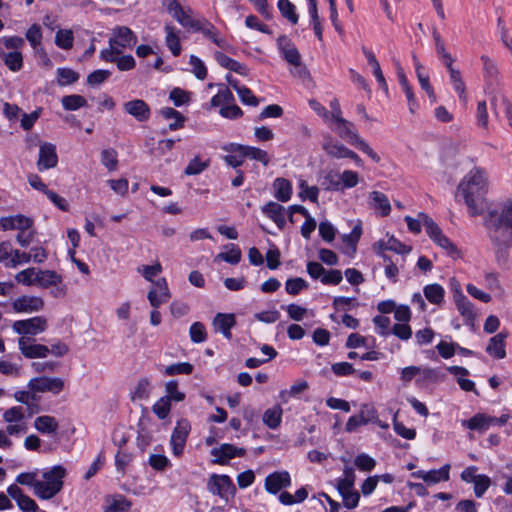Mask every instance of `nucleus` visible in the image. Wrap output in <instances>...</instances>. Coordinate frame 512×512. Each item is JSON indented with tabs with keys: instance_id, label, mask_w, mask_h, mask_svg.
I'll return each mask as SVG.
<instances>
[{
	"instance_id": "nucleus-39",
	"label": "nucleus",
	"mask_w": 512,
	"mask_h": 512,
	"mask_svg": "<svg viewBox=\"0 0 512 512\" xmlns=\"http://www.w3.org/2000/svg\"><path fill=\"white\" fill-rule=\"evenodd\" d=\"M79 79V73L70 68L57 69V82L60 86H67Z\"/></svg>"
},
{
	"instance_id": "nucleus-57",
	"label": "nucleus",
	"mask_w": 512,
	"mask_h": 512,
	"mask_svg": "<svg viewBox=\"0 0 512 512\" xmlns=\"http://www.w3.org/2000/svg\"><path fill=\"white\" fill-rule=\"evenodd\" d=\"M25 36L34 49L41 45L42 32L38 24L31 25L26 31Z\"/></svg>"
},
{
	"instance_id": "nucleus-20",
	"label": "nucleus",
	"mask_w": 512,
	"mask_h": 512,
	"mask_svg": "<svg viewBox=\"0 0 512 512\" xmlns=\"http://www.w3.org/2000/svg\"><path fill=\"white\" fill-rule=\"evenodd\" d=\"M496 423V417L477 413L468 420L462 421V426L470 430L485 432L491 425Z\"/></svg>"
},
{
	"instance_id": "nucleus-16",
	"label": "nucleus",
	"mask_w": 512,
	"mask_h": 512,
	"mask_svg": "<svg viewBox=\"0 0 512 512\" xmlns=\"http://www.w3.org/2000/svg\"><path fill=\"white\" fill-rule=\"evenodd\" d=\"M212 325L216 332H220L227 340H231V329L236 325V317L232 313H217Z\"/></svg>"
},
{
	"instance_id": "nucleus-29",
	"label": "nucleus",
	"mask_w": 512,
	"mask_h": 512,
	"mask_svg": "<svg viewBox=\"0 0 512 512\" xmlns=\"http://www.w3.org/2000/svg\"><path fill=\"white\" fill-rule=\"evenodd\" d=\"M423 293L425 298L432 304L441 305L444 301V288L437 283L428 284L424 287Z\"/></svg>"
},
{
	"instance_id": "nucleus-30",
	"label": "nucleus",
	"mask_w": 512,
	"mask_h": 512,
	"mask_svg": "<svg viewBox=\"0 0 512 512\" xmlns=\"http://www.w3.org/2000/svg\"><path fill=\"white\" fill-rule=\"evenodd\" d=\"M363 53L365 54L366 58H367V61L369 63V65L372 66L373 68V74L377 80V82L379 83L380 87L385 91L387 92L388 91V86H387V83H386V80H385V77L382 73V70H381V67H380V64L378 62V60L376 59L375 55L373 52L363 48Z\"/></svg>"
},
{
	"instance_id": "nucleus-31",
	"label": "nucleus",
	"mask_w": 512,
	"mask_h": 512,
	"mask_svg": "<svg viewBox=\"0 0 512 512\" xmlns=\"http://www.w3.org/2000/svg\"><path fill=\"white\" fill-rule=\"evenodd\" d=\"M370 197L372 199V207L374 209H379L382 216H387L390 214L391 205L388 197L379 191H373L370 193Z\"/></svg>"
},
{
	"instance_id": "nucleus-49",
	"label": "nucleus",
	"mask_w": 512,
	"mask_h": 512,
	"mask_svg": "<svg viewBox=\"0 0 512 512\" xmlns=\"http://www.w3.org/2000/svg\"><path fill=\"white\" fill-rule=\"evenodd\" d=\"M166 395L170 402H181L185 399V394L178 390V382L176 380H170L165 385Z\"/></svg>"
},
{
	"instance_id": "nucleus-35",
	"label": "nucleus",
	"mask_w": 512,
	"mask_h": 512,
	"mask_svg": "<svg viewBox=\"0 0 512 512\" xmlns=\"http://www.w3.org/2000/svg\"><path fill=\"white\" fill-rule=\"evenodd\" d=\"M450 465L445 464L438 470H430L425 473L424 482L426 483H439L441 481L449 480Z\"/></svg>"
},
{
	"instance_id": "nucleus-32",
	"label": "nucleus",
	"mask_w": 512,
	"mask_h": 512,
	"mask_svg": "<svg viewBox=\"0 0 512 512\" xmlns=\"http://www.w3.org/2000/svg\"><path fill=\"white\" fill-rule=\"evenodd\" d=\"M282 419V408L277 405L267 409L263 414V423L270 429H276L280 426Z\"/></svg>"
},
{
	"instance_id": "nucleus-51",
	"label": "nucleus",
	"mask_w": 512,
	"mask_h": 512,
	"mask_svg": "<svg viewBox=\"0 0 512 512\" xmlns=\"http://www.w3.org/2000/svg\"><path fill=\"white\" fill-rule=\"evenodd\" d=\"M152 411L159 419H166L171 411V402L163 396L152 406Z\"/></svg>"
},
{
	"instance_id": "nucleus-8",
	"label": "nucleus",
	"mask_w": 512,
	"mask_h": 512,
	"mask_svg": "<svg viewBox=\"0 0 512 512\" xmlns=\"http://www.w3.org/2000/svg\"><path fill=\"white\" fill-rule=\"evenodd\" d=\"M190 428L191 426L187 419H181L176 423L170 439L174 455L180 456L183 453Z\"/></svg>"
},
{
	"instance_id": "nucleus-14",
	"label": "nucleus",
	"mask_w": 512,
	"mask_h": 512,
	"mask_svg": "<svg viewBox=\"0 0 512 512\" xmlns=\"http://www.w3.org/2000/svg\"><path fill=\"white\" fill-rule=\"evenodd\" d=\"M115 37L110 38V46L115 45L119 49L132 47L137 43V36L135 33L126 26H119L114 29Z\"/></svg>"
},
{
	"instance_id": "nucleus-50",
	"label": "nucleus",
	"mask_w": 512,
	"mask_h": 512,
	"mask_svg": "<svg viewBox=\"0 0 512 512\" xmlns=\"http://www.w3.org/2000/svg\"><path fill=\"white\" fill-rule=\"evenodd\" d=\"M354 464L360 471L369 472L375 468L376 461L368 454L360 453L355 457Z\"/></svg>"
},
{
	"instance_id": "nucleus-9",
	"label": "nucleus",
	"mask_w": 512,
	"mask_h": 512,
	"mask_svg": "<svg viewBox=\"0 0 512 512\" xmlns=\"http://www.w3.org/2000/svg\"><path fill=\"white\" fill-rule=\"evenodd\" d=\"M28 387L34 392H51L59 394L64 387V381L61 378L36 377L29 381Z\"/></svg>"
},
{
	"instance_id": "nucleus-47",
	"label": "nucleus",
	"mask_w": 512,
	"mask_h": 512,
	"mask_svg": "<svg viewBox=\"0 0 512 512\" xmlns=\"http://www.w3.org/2000/svg\"><path fill=\"white\" fill-rule=\"evenodd\" d=\"M210 161H204L202 162L199 158V156H195L190 162L188 163L187 167L184 170L185 175L191 176V175H198L201 172H203L206 168L209 167Z\"/></svg>"
},
{
	"instance_id": "nucleus-28",
	"label": "nucleus",
	"mask_w": 512,
	"mask_h": 512,
	"mask_svg": "<svg viewBox=\"0 0 512 512\" xmlns=\"http://www.w3.org/2000/svg\"><path fill=\"white\" fill-rule=\"evenodd\" d=\"M274 196L278 201L287 202L291 198L292 184L285 178H277L274 181Z\"/></svg>"
},
{
	"instance_id": "nucleus-64",
	"label": "nucleus",
	"mask_w": 512,
	"mask_h": 512,
	"mask_svg": "<svg viewBox=\"0 0 512 512\" xmlns=\"http://www.w3.org/2000/svg\"><path fill=\"white\" fill-rule=\"evenodd\" d=\"M24 411L21 406H14L7 409L3 414V419L7 423H16L24 419Z\"/></svg>"
},
{
	"instance_id": "nucleus-63",
	"label": "nucleus",
	"mask_w": 512,
	"mask_h": 512,
	"mask_svg": "<svg viewBox=\"0 0 512 512\" xmlns=\"http://www.w3.org/2000/svg\"><path fill=\"white\" fill-rule=\"evenodd\" d=\"M238 95L241 102L245 105L256 107L259 105V99L253 94L252 90L246 86L238 89Z\"/></svg>"
},
{
	"instance_id": "nucleus-62",
	"label": "nucleus",
	"mask_w": 512,
	"mask_h": 512,
	"mask_svg": "<svg viewBox=\"0 0 512 512\" xmlns=\"http://www.w3.org/2000/svg\"><path fill=\"white\" fill-rule=\"evenodd\" d=\"M473 484L475 496L481 498L490 487L491 479L487 475L480 474Z\"/></svg>"
},
{
	"instance_id": "nucleus-46",
	"label": "nucleus",
	"mask_w": 512,
	"mask_h": 512,
	"mask_svg": "<svg viewBox=\"0 0 512 512\" xmlns=\"http://www.w3.org/2000/svg\"><path fill=\"white\" fill-rule=\"evenodd\" d=\"M324 190L339 191L341 190L340 176L337 172L329 171L323 178L321 183Z\"/></svg>"
},
{
	"instance_id": "nucleus-26",
	"label": "nucleus",
	"mask_w": 512,
	"mask_h": 512,
	"mask_svg": "<svg viewBox=\"0 0 512 512\" xmlns=\"http://www.w3.org/2000/svg\"><path fill=\"white\" fill-rule=\"evenodd\" d=\"M0 61L12 72H17L23 67V54L21 51L4 52L0 47Z\"/></svg>"
},
{
	"instance_id": "nucleus-19",
	"label": "nucleus",
	"mask_w": 512,
	"mask_h": 512,
	"mask_svg": "<svg viewBox=\"0 0 512 512\" xmlns=\"http://www.w3.org/2000/svg\"><path fill=\"white\" fill-rule=\"evenodd\" d=\"M126 113L133 116L139 122H145L150 118V107L142 99H135L124 104Z\"/></svg>"
},
{
	"instance_id": "nucleus-36",
	"label": "nucleus",
	"mask_w": 512,
	"mask_h": 512,
	"mask_svg": "<svg viewBox=\"0 0 512 512\" xmlns=\"http://www.w3.org/2000/svg\"><path fill=\"white\" fill-rule=\"evenodd\" d=\"M62 106L67 111H75L87 106V100L77 94L64 96L61 100Z\"/></svg>"
},
{
	"instance_id": "nucleus-17",
	"label": "nucleus",
	"mask_w": 512,
	"mask_h": 512,
	"mask_svg": "<svg viewBox=\"0 0 512 512\" xmlns=\"http://www.w3.org/2000/svg\"><path fill=\"white\" fill-rule=\"evenodd\" d=\"M58 163V156L55 145L44 143L39 149L38 169L40 171L54 168Z\"/></svg>"
},
{
	"instance_id": "nucleus-54",
	"label": "nucleus",
	"mask_w": 512,
	"mask_h": 512,
	"mask_svg": "<svg viewBox=\"0 0 512 512\" xmlns=\"http://www.w3.org/2000/svg\"><path fill=\"white\" fill-rule=\"evenodd\" d=\"M299 188L301 189L299 192L301 199L308 198L313 203L318 202L319 188L317 186H308L307 182L302 180L299 184Z\"/></svg>"
},
{
	"instance_id": "nucleus-38",
	"label": "nucleus",
	"mask_w": 512,
	"mask_h": 512,
	"mask_svg": "<svg viewBox=\"0 0 512 512\" xmlns=\"http://www.w3.org/2000/svg\"><path fill=\"white\" fill-rule=\"evenodd\" d=\"M481 61L483 63L484 77L487 82L492 84L494 81L497 80V76H498L497 65L491 58H489L486 55L481 56Z\"/></svg>"
},
{
	"instance_id": "nucleus-55",
	"label": "nucleus",
	"mask_w": 512,
	"mask_h": 512,
	"mask_svg": "<svg viewBox=\"0 0 512 512\" xmlns=\"http://www.w3.org/2000/svg\"><path fill=\"white\" fill-rule=\"evenodd\" d=\"M101 162L110 171L118 165L117 152L114 149H105L101 152Z\"/></svg>"
},
{
	"instance_id": "nucleus-3",
	"label": "nucleus",
	"mask_w": 512,
	"mask_h": 512,
	"mask_svg": "<svg viewBox=\"0 0 512 512\" xmlns=\"http://www.w3.org/2000/svg\"><path fill=\"white\" fill-rule=\"evenodd\" d=\"M67 474L66 469L61 465L53 466L50 470L43 473L44 481H39L37 485V497L42 500H49L56 496L63 488V479Z\"/></svg>"
},
{
	"instance_id": "nucleus-61",
	"label": "nucleus",
	"mask_w": 512,
	"mask_h": 512,
	"mask_svg": "<svg viewBox=\"0 0 512 512\" xmlns=\"http://www.w3.org/2000/svg\"><path fill=\"white\" fill-rule=\"evenodd\" d=\"M131 503L123 496L114 499L104 510V512H128Z\"/></svg>"
},
{
	"instance_id": "nucleus-13",
	"label": "nucleus",
	"mask_w": 512,
	"mask_h": 512,
	"mask_svg": "<svg viewBox=\"0 0 512 512\" xmlns=\"http://www.w3.org/2000/svg\"><path fill=\"white\" fill-rule=\"evenodd\" d=\"M12 307L16 313L37 312L43 309L44 301L38 296L23 295L13 301Z\"/></svg>"
},
{
	"instance_id": "nucleus-24",
	"label": "nucleus",
	"mask_w": 512,
	"mask_h": 512,
	"mask_svg": "<svg viewBox=\"0 0 512 512\" xmlns=\"http://www.w3.org/2000/svg\"><path fill=\"white\" fill-rule=\"evenodd\" d=\"M215 59L220 66L226 69H229L243 76H246L248 74V68L246 65L230 58L229 56L220 51L215 52Z\"/></svg>"
},
{
	"instance_id": "nucleus-23",
	"label": "nucleus",
	"mask_w": 512,
	"mask_h": 512,
	"mask_svg": "<svg viewBox=\"0 0 512 512\" xmlns=\"http://www.w3.org/2000/svg\"><path fill=\"white\" fill-rule=\"evenodd\" d=\"M508 337V332H500L493 336L486 347V352L497 359L506 357L505 340Z\"/></svg>"
},
{
	"instance_id": "nucleus-11",
	"label": "nucleus",
	"mask_w": 512,
	"mask_h": 512,
	"mask_svg": "<svg viewBox=\"0 0 512 512\" xmlns=\"http://www.w3.org/2000/svg\"><path fill=\"white\" fill-rule=\"evenodd\" d=\"M34 339L22 336L18 340V346L21 354L28 358H45L49 354V348L43 344L32 343Z\"/></svg>"
},
{
	"instance_id": "nucleus-7",
	"label": "nucleus",
	"mask_w": 512,
	"mask_h": 512,
	"mask_svg": "<svg viewBox=\"0 0 512 512\" xmlns=\"http://www.w3.org/2000/svg\"><path fill=\"white\" fill-rule=\"evenodd\" d=\"M454 302L460 315L464 318L465 324L468 326H474L476 319V313L472 302L463 294L460 285L454 290L453 295Z\"/></svg>"
},
{
	"instance_id": "nucleus-58",
	"label": "nucleus",
	"mask_w": 512,
	"mask_h": 512,
	"mask_svg": "<svg viewBox=\"0 0 512 512\" xmlns=\"http://www.w3.org/2000/svg\"><path fill=\"white\" fill-rule=\"evenodd\" d=\"M193 371V365L188 362H181L169 365L165 368V374L168 376L176 374H191Z\"/></svg>"
},
{
	"instance_id": "nucleus-34",
	"label": "nucleus",
	"mask_w": 512,
	"mask_h": 512,
	"mask_svg": "<svg viewBox=\"0 0 512 512\" xmlns=\"http://www.w3.org/2000/svg\"><path fill=\"white\" fill-rule=\"evenodd\" d=\"M184 28L192 29L194 31H200L202 29V25L200 21L195 20L191 17V10H184L183 8L178 13L176 17H174Z\"/></svg>"
},
{
	"instance_id": "nucleus-10",
	"label": "nucleus",
	"mask_w": 512,
	"mask_h": 512,
	"mask_svg": "<svg viewBox=\"0 0 512 512\" xmlns=\"http://www.w3.org/2000/svg\"><path fill=\"white\" fill-rule=\"evenodd\" d=\"M211 454L215 457L212 460L213 464L227 465L230 459L243 457L246 454V450L236 447L233 444L225 443L220 447L213 448Z\"/></svg>"
},
{
	"instance_id": "nucleus-18",
	"label": "nucleus",
	"mask_w": 512,
	"mask_h": 512,
	"mask_svg": "<svg viewBox=\"0 0 512 512\" xmlns=\"http://www.w3.org/2000/svg\"><path fill=\"white\" fill-rule=\"evenodd\" d=\"M228 150L232 152H239L242 154V157H248L250 159L259 161L264 166H267L269 163L267 152L257 147L242 144H231Z\"/></svg>"
},
{
	"instance_id": "nucleus-37",
	"label": "nucleus",
	"mask_w": 512,
	"mask_h": 512,
	"mask_svg": "<svg viewBox=\"0 0 512 512\" xmlns=\"http://www.w3.org/2000/svg\"><path fill=\"white\" fill-rule=\"evenodd\" d=\"M278 9L281 15L292 24H297L299 17L295 11V6L289 0H278Z\"/></svg>"
},
{
	"instance_id": "nucleus-56",
	"label": "nucleus",
	"mask_w": 512,
	"mask_h": 512,
	"mask_svg": "<svg viewBox=\"0 0 512 512\" xmlns=\"http://www.w3.org/2000/svg\"><path fill=\"white\" fill-rule=\"evenodd\" d=\"M393 429L404 439L413 440L416 437V430L413 428H406L402 422L397 420V414L394 415L393 418Z\"/></svg>"
},
{
	"instance_id": "nucleus-33",
	"label": "nucleus",
	"mask_w": 512,
	"mask_h": 512,
	"mask_svg": "<svg viewBox=\"0 0 512 512\" xmlns=\"http://www.w3.org/2000/svg\"><path fill=\"white\" fill-rule=\"evenodd\" d=\"M165 32H166V45L172 52L174 56H179L181 53V43L180 39L175 33V29L171 25L165 26Z\"/></svg>"
},
{
	"instance_id": "nucleus-59",
	"label": "nucleus",
	"mask_w": 512,
	"mask_h": 512,
	"mask_svg": "<svg viewBox=\"0 0 512 512\" xmlns=\"http://www.w3.org/2000/svg\"><path fill=\"white\" fill-rule=\"evenodd\" d=\"M111 76L109 70H95L87 76V84L90 86L100 85L105 82Z\"/></svg>"
},
{
	"instance_id": "nucleus-42",
	"label": "nucleus",
	"mask_w": 512,
	"mask_h": 512,
	"mask_svg": "<svg viewBox=\"0 0 512 512\" xmlns=\"http://www.w3.org/2000/svg\"><path fill=\"white\" fill-rule=\"evenodd\" d=\"M231 247L228 252H221L216 256V260H223L231 265H236L241 260V250L234 244L226 245L225 248Z\"/></svg>"
},
{
	"instance_id": "nucleus-6",
	"label": "nucleus",
	"mask_w": 512,
	"mask_h": 512,
	"mask_svg": "<svg viewBox=\"0 0 512 512\" xmlns=\"http://www.w3.org/2000/svg\"><path fill=\"white\" fill-rule=\"evenodd\" d=\"M292 480L288 471H275L266 476L264 480V488L266 492L276 495L283 489L291 486Z\"/></svg>"
},
{
	"instance_id": "nucleus-12",
	"label": "nucleus",
	"mask_w": 512,
	"mask_h": 512,
	"mask_svg": "<svg viewBox=\"0 0 512 512\" xmlns=\"http://www.w3.org/2000/svg\"><path fill=\"white\" fill-rule=\"evenodd\" d=\"M154 288H152L147 297L151 306L155 309L159 308L162 304L168 302L171 297L169 292L168 284L165 278H159L153 282Z\"/></svg>"
},
{
	"instance_id": "nucleus-44",
	"label": "nucleus",
	"mask_w": 512,
	"mask_h": 512,
	"mask_svg": "<svg viewBox=\"0 0 512 512\" xmlns=\"http://www.w3.org/2000/svg\"><path fill=\"white\" fill-rule=\"evenodd\" d=\"M74 36L71 30H58L55 35V44L64 50L73 47Z\"/></svg>"
},
{
	"instance_id": "nucleus-52",
	"label": "nucleus",
	"mask_w": 512,
	"mask_h": 512,
	"mask_svg": "<svg viewBox=\"0 0 512 512\" xmlns=\"http://www.w3.org/2000/svg\"><path fill=\"white\" fill-rule=\"evenodd\" d=\"M307 287L308 283L301 277L290 278L285 283V290L290 295H298Z\"/></svg>"
},
{
	"instance_id": "nucleus-15",
	"label": "nucleus",
	"mask_w": 512,
	"mask_h": 512,
	"mask_svg": "<svg viewBox=\"0 0 512 512\" xmlns=\"http://www.w3.org/2000/svg\"><path fill=\"white\" fill-rule=\"evenodd\" d=\"M277 45L283 55V58L288 63L294 66L301 65V55L296 46L286 35H282L277 39Z\"/></svg>"
},
{
	"instance_id": "nucleus-22",
	"label": "nucleus",
	"mask_w": 512,
	"mask_h": 512,
	"mask_svg": "<svg viewBox=\"0 0 512 512\" xmlns=\"http://www.w3.org/2000/svg\"><path fill=\"white\" fill-rule=\"evenodd\" d=\"M354 124L346 119H338L335 122L334 130L340 138L348 141L351 145H356L357 140H361L358 134L353 130Z\"/></svg>"
},
{
	"instance_id": "nucleus-43",
	"label": "nucleus",
	"mask_w": 512,
	"mask_h": 512,
	"mask_svg": "<svg viewBox=\"0 0 512 512\" xmlns=\"http://www.w3.org/2000/svg\"><path fill=\"white\" fill-rule=\"evenodd\" d=\"M323 150L333 158H345L349 148L340 143H333L331 141L325 142L322 145Z\"/></svg>"
},
{
	"instance_id": "nucleus-21",
	"label": "nucleus",
	"mask_w": 512,
	"mask_h": 512,
	"mask_svg": "<svg viewBox=\"0 0 512 512\" xmlns=\"http://www.w3.org/2000/svg\"><path fill=\"white\" fill-rule=\"evenodd\" d=\"M262 212L272 219L279 229H283L286 225L285 208L273 201L266 203L262 207Z\"/></svg>"
},
{
	"instance_id": "nucleus-2",
	"label": "nucleus",
	"mask_w": 512,
	"mask_h": 512,
	"mask_svg": "<svg viewBox=\"0 0 512 512\" xmlns=\"http://www.w3.org/2000/svg\"><path fill=\"white\" fill-rule=\"evenodd\" d=\"M490 240L494 245L512 246V201L503 203L501 213L490 210L484 222Z\"/></svg>"
},
{
	"instance_id": "nucleus-4",
	"label": "nucleus",
	"mask_w": 512,
	"mask_h": 512,
	"mask_svg": "<svg viewBox=\"0 0 512 512\" xmlns=\"http://www.w3.org/2000/svg\"><path fill=\"white\" fill-rule=\"evenodd\" d=\"M208 490L220 498L228 500L234 496L236 488L228 475L212 474L207 483Z\"/></svg>"
},
{
	"instance_id": "nucleus-5",
	"label": "nucleus",
	"mask_w": 512,
	"mask_h": 512,
	"mask_svg": "<svg viewBox=\"0 0 512 512\" xmlns=\"http://www.w3.org/2000/svg\"><path fill=\"white\" fill-rule=\"evenodd\" d=\"M13 330L20 335H37L47 328V319L36 316L25 320H17L12 325Z\"/></svg>"
},
{
	"instance_id": "nucleus-27",
	"label": "nucleus",
	"mask_w": 512,
	"mask_h": 512,
	"mask_svg": "<svg viewBox=\"0 0 512 512\" xmlns=\"http://www.w3.org/2000/svg\"><path fill=\"white\" fill-rule=\"evenodd\" d=\"M35 284L40 287L48 288L57 283H62L63 279L60 274L53 270H40L35 274Z\"/></svg>"
},
{
	"instance_id": "nucleus-53",
	"label": "nucleus",
	"mask_w": 512,
	"mask_h": 512,
	"mask_svg": "<svg viewBox=\"0 0 512 512\" xmlns=\"http://www.w3.org/2000/svg\"><path fill=\"white\" fill-rule=\"evenodd\" d=\"M191 341L194 343H202L207 339L206 328L201 322H194L189 329Z\"/></svg>"
},
{
	"instance_id": "nucleus-48",
	"label": "nucleus",
	"mask_w": 512,
	"mask_h": 512,
	"mask_svg": "<svg viewBox=\"0 0 512 512\" xmlns=\"http://www.w3.org/2000/svg\"><path fill=\"white\" fill-rule=\"evenodd\" d=\"M434 242L440 246L441 248H443L447 254L454 258V259H457L460 257V251L458 250V248L456 247L455 244H453L450 239L448 237H446L444 234H441L440 237L436 238L434 240Z\"/></svg>"
},
{
	"instance_id": "nucleus-40",
	"label": "nucleus",
	"mask_w": 512,
	"mask_h": 512,
	"mask_svg": "<svg viewBox=\"0 0 512 512\" xmlns=\"http://www.w3.org/2000/svg\"><path fill=\"white\" fill-rule=\"evenodd\" d=\"M220 86L221 89L219 90V92L216 95H214L211 99L212 107H218L223 104H230L235 100L234 95L227 87H225L223 84H220Z\"/></svg>"
},
{
	"instance_id": "nucleus-25",
	"label": "nucleus",
	"mask_w": 512,
	"mask_h": 512,
	"mask_svg": "<svg viewBox=\"0 0 512 512\" xmlns=\"http://www.w3.org/2000/svg\"><path fill=\"white\" fill-rule=\"evenodd\" d=\"M35 429L41 434L54 435L59 428L58 421L55 417L49 415L38 416L34 420Z\"/></svg>"
},
{
	"instance_id": "nucleus-60",
	"label": "nucleus",
	"mask_w": 512,
	"mask_h": 512,
	"mask_svg": "<svg viewBox=\"0 0 512 512\" xmlns=\"http://www.w3.org/2000/svg\"><path fill=\"white\" fill-rule=\"evenodd\" d=\"M340 181H341V190H344L346 188H353L355 187L359 182V177L357 172L352 170H345L340 175Z\"/></svg>"
},
{
	"instance_id": "nucleus-1",
	"label": "nucleus",
	"mask_w": 512,
	"mask_h": 512,
	"mask_svg": "<svg viewBox=\"0 0 512 512\" xmlns=\"http://www.w3.org/2000/svg\"><path fill=\"white\" fill-rule=\"evenodd\" d=\"M488 182L485 172L480 168L472 169L459 183L455 197L462 196L471 216L483 213Z\"/></svg>"
},
{
	"instance_id": "nucleus-41",
	"label": "nucleus",
	"mask_w": 512,
	"mask_h": 512,
	"mask_svg": "<svg viewBox=\"0 0 512 512\" xmlns=\"http://www.w3.org/2000/svg\"><path fill=\"white\" fill-rule=\"evenodd\" d=\"M449 75L455 91L459 94V98L463 102H466V86L462 79L460 71L457 69H451Z\"/></svg>"
},
{
	"instance_id": "nucleus-45",
	"label": "nucleus",
	"mask_w": 512,
	"mask_h": 512,
	"mask_svg": "<svg viewBox=\"0 0 512 512\" xmlns=\"http://www.w3.org/2000/svg\"><path fill=\"white\" fill-rule=\"evenodd\" d=\"M419 217L422 218L425 231L433 241L440 237L441 234H443L441 228L434 222L432 218L424 213H420Z\"/></svg>"
}]
</instances>
